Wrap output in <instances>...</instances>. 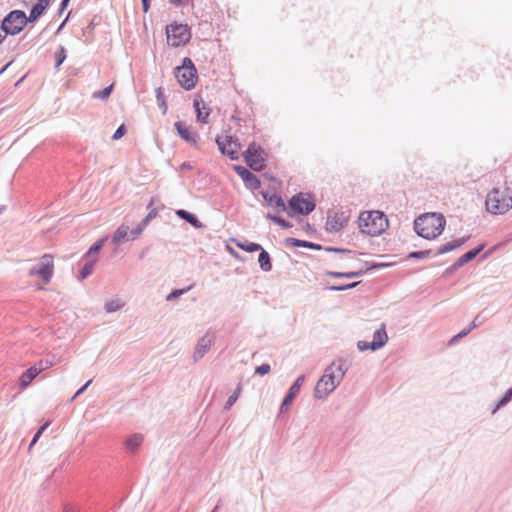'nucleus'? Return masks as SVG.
<instances>
[{
	"instance_id": "nucleus-5",
	"label": "nucleus",
	"mask_w": 512,
	"mask_h": 512,
	"mask_svg": "<svg viewBox=\"0 0 512 512\" xmlns=\"http://www.w3.org/2000/svg\"><path fill=\"white\" fill-rule=\"evenodd\" d=\"M53 272L54 258L49 254L40 257L29 269V275L36 278L37 285L41 289L50 282Z\"/></svg>"
},
{
	"instance_id": "nucleus-27",
	"label": "nucleus",
	"mask_w": 512,
	"mask_h": 512,
	"mask_svg": "<svg viewBox=\"0 0 512 512\" xmlns=\"http://www.w3.org/2000/svg\"><path fill=\"white\" fill-rule=\"evenodd\" d=\"M466 242V238L463 237V238H457V239H453L451 241H448L446 242L445 244H443L439 250H438V254H445L447 252H450L456 248H459L460 246H462L464 243Z\"/></svg>"
},
{
	"instance_id": "nucleus-43",
	"label": "nucleus",
	"mask_w": 512,
	"mask_h": 512,
	"mask_svg": "<svg viewBox=\"0 0 512 512\" xmlns=\"http://www.w3.org/2000/svg\"><path fill=\"white\" fill-rule=\"evenodd\" d=\"M8 34L0 27V45L5 41Z\"/></svg>"
},
{
	"instance_id": "nucleus-17",
	"label": "nucleus",
	"mask_w": 512,
	"mask_h": 512,
	"mask_svg": "<svg viewBox=\"0 0 512 512\" xmlns=\"http://www.w3.org/2000/svg\"><path fill=\"white\" fill-rule=\"evenodd\" d=\"M214 343V336L210 333H205L198 340L194 347L192 358L194 361L201 360L211 349Z\"/></svg>"
},
{
	"instance_id": "nucleus-18",
	"label": "nucleus",
	"mask_w": 512,
	"mask_h": 512,
	"mask_svg": "<svg viewBox=\"0 0 512 512\" xmlns=\"http://www.w3.org/2000/svg\"><path fill=\"white\" fill-rule=\"evenodd\" d=\"M174 127L178 133V135L187 143L191 145H196L198 142V135L193 132L189 127H187L182 122H176Z\"/></svg>"
},
{
	"instance_id": "nucleus-31",
	"label": "nucleus",
	"mask_w": 512,
	"mask_h": 512,
	"mask_svg": "<svg viewBox=\"0 0 512 512\" xmlns=\"http://www.w3.org/2000/svg\"><path fill=\"white\" fill-rule=\"evenodd\" d=\"M482 246L474 249V250H471L465 254H463L456 262V265L457 266H463L465 265L466 263H468L469 261H471L472 259H474L476 257L477 254L480 253V251L482 250Z\"/></svg>"
},
{
	"instance_id": "nucleus-35",
	"label": "nucleus",
	"mask_w": 512,
	"mask_h": 512,
	"mask_svg": "<svg viewBox=\"0 0 512 512\" xmlns=\"http://www.w3.org/2000/svg\"><path fill=\"white\" fill-rule=\"evenodd\" d=\"M268 218H270L273 222H275L276 224H278L279 226H281L283 228L292 227V225L289 222L285 221L284 219H282L280 217L268 215Z\"/></svg>"
},
{
	"instance_id": "nucleus-1",
	"label": "nucleus",
	"mask_w": 512,
	"mask_h": 512,
	"mask_svg": "<svg viewBox=\"0 0 512 512\" xmlns=\"http://www.w3.org/2000/svg\"><path fill=\"white\" fill-rule=\"evenodd\" d=\"M349 365L344 359H336L329 364L314 388V397L319 400L327 399L341 384Z\"/></svg>"
},
{
	"instance_id": "nucleus-19",
	"label": "nucleus",
	"mask_w": 512,
	"mask_h": 512,
	"mask_svg": "<svg viewBox=\"0 0 512 512\" xmlns=\"http://www.w3.org/2000/svg\"><path fill=\"white\" fill-rule=\"evenodd\" d=\"M235 171L242 178L247 188L254 190L259 187L258 179L244 167L235 166Z\"/></svg>"
},
{
	"instance_id": "nucleus-6",
	"label": "nucleus",
	"mask_w": 512,
	"mask_h": 512,
	"mask_svg": "<svg viewBox=\"0 0 512 512\" xmlns=\"http://www.w3.org/2000/svg\"><path fill=\"white\" fill-rule=\"evenodd\" d=\"M360 276V272H334V271H325L321 274V282L322 284L330 289V290H348L356 287L359 282L352 283H340L339 280L342 279H353Z\"/></svg>"
},
{
	"instance_id": "nucleus-11",
	"label": "nucleus",
	"mask_w": 512,
	"mask_h": 512,
	"mask_svg": "<svg viewBox=\"0 0 512 512\" xmlns=\"http://www.w3.org/2000/svg\"><path fill=\"white\" fill-rule=\"evenodd\" d=\"M315 198L308 193H299L290 200V208L294 213L307 215L315 208Z\"/></svg>"
},
{
	"instance_id": "nucleus-4",
	"label": "nucleus",
	"mask_w": 512,
	"mask_h": 512,
	"mask_svg": "<svg viewBox=\"0 0 512 512\" xmlns=\"http://www.w3.org/2000/svg\"><path fill=\"white\" fill-rule=\"evenodd\" d=\"M487 211L492 214H504L512 208V190L508 187L492 189L486 197Z\"/></svg>"
},
{
	"instance_id": "nucleus-38",
	"label": "nucleus",
	"mask_w": 512,
	"mask_h": 512,
	"mask_svg": "<svg viewBox=\"0 0 512 512\" xmlns=\"http://www.w3.org/2000/svg\"><path fill=\"white\" fill-rule=\"evenodd\" d=\"M125 132H126V130H125L124 126L122 125V126H120V127L115 131V133L113 134V137H112V138H113L114 140H118V139H120V138H122V137L124 136Z\"/></svg>"
},
{
	"instance_id": "nucleus-24",
	"label": "nucleus",
	"mask_w": 512,
	"mask_h": 512,
	"mask_svg": "<svg viewBox=\"0 0 512 512\" xmlns=\"http://www.w3.org/2000/svg\"><path fill=\"white\" fill-rule=\"evenodd\" d=\"M285 245L288 248L291 247H305L313 250H321V246L312 242L298 240L295 238H287L285 239Z\"/></svg>"
},
{
	"instance_id": "nucleus-44",
	"label": "nucleus",
	"mask_w": 512,
	"mask_h": 512,
	"mask_svg": "<svg viewBox=\"0 0 512 512\" xmlns=\"http://www.w3.org/2000/svg\"><path fill=\"white\" fill-rule=\"evenodd\" d=\"M391 266V264H388V263H377V264H373L371 266V268H385V267H389Z\"/></svg>"
},
{
	"instance_id": "nucleus-16",
	"label": "nucleus",
	"mask_w": 512,
	"mask_h": 512,
	"mask_svg": "<svg viewBox=\"0 0 512 512\" xmlns=\"http://www.w3.org/2000/svg\"><path fill=\"white\" fill-rule=\"evenodd\" d=\"M217 144L221 152L231 159H237L240 152V144L230 136L217 138Z\"/></svg>"
},
{
	"instance_id": "nucleus-26",
	"label": "nucleus",
	"mask_w": 512,
	"mask_h": 512,
	"mask_svg": "<svg viewBox=\"0 0 512 512\" xmlns=\"http://www.w3.org/2000/svg\"><path fill=\"white\" fill-rule=\"evenodd\" d=\"M265 201L267 204L275 209L277 212H282L286 210V205L284 201L277 195H264Z\"/></svg>"
},
{
	"instance_id": "nucleus-37",
	"label": "nucleus",
	"mask_w": 512,
	"mask_h": 512,
	"mask_svg": "<svg viewBox=\"0 0 512 512\" xmlns=\"http://www.w3.org/2000/svg\"><path fill=\"white\" fill-rule=\"evenodd\" d=\"M271 368L269 364H262L255 369V373L258 375H266L270 372Z\"/></svg>"
},
{
	"instance_id": "nucleus-47",
	"label": "nucleus",
	"mask_w": 512,
	"mask_h": 512,
	"mask_svg": "<svg viewBox=\"0 0 512 512\" xmlns=\"http://www.w3.org/2000/svg\"><path fill=\"white\" fill-rule=\"evenodd\" d=\"M63 512H74V510L70 507H66Z\"/></svg>"
},
{
	"instance_id": "nucleus-40",
	"label": "nucleus",
	"mask_w": 512,
	"mask_h": 512,
	"mask_svg": "<svg viewBox=\"0 0 512 512\" xmlns=\"http://www.w3.org/2000/svg\"><path fill=\"white\" fill-rule=\"evenodd\" d=\"M428 251L412 252L409 257L424 259L428 256Z\"/></svg>"
},
{
	"instance_id": "nucleus-41",
	"label": "nucleus",
	"mask_w": 512,
	"mask_h": 512,
	"mask_svg": "<svg viewBox=\"0 0 512 512\" xmlns=\"http://www.w3.org/2000/svg\"><path fill=\"white\" fill-rule=\"evenodd\" d=\"M47 426H48V423H46L45 425H43V426H42V427L37 431V433L35 434V436H34V438H33L32 442H31V445H34V444L38 441L39 437H40V436H41V434L44 432V430L47 428Z\"/></svg>"
},
{
	"instance_id": "nucleus-10",
	"label": "nucleus",
	"mask_w": 512,
	"mask_h": 512,
	"mask_svg": "<svg viewBox=\"0 0 512 512\" xmlns=\"http://www.w3.org/2000/svg\"><path fill=\"white\" fill-rule=\"evenodd\" d=\"M149 217L150 216H148L142 223L136 225L135 227H131L126 223L120 225L112 236V243L120 245L125 242L135 240L146 227Z\"/></svg>"
},
{
	"instance_id": "nucleus-15",
	"label": "nucleus",
	"mask_w": 512,
	"mask_h": 512,
	"mask_svg": "<svg viewBox=\"0 0 512 512\" xmlns=\"http://www.w3.org/2000/svg\"><path fill=\"white\" fill-rule=\"evenodd\" d=\"M349 221V214L346 211H330L327 216L326 229L329 231H339L343 229Z\"/></svg>"
},
{
	"instance_id": "nucleus-45",
	"label": "nucleus",
	"mask_w": 512,
	"mask_h": 512,
	"mask_svg": "<svg viewBox=\"0 0 512 512\" xmlns=\"http://www.w3.org/2000/svg\"><path fill=\"white\" fill-rule=\"evenodd\" d=\"M142 2H143V10H144L145 12H147V11H148V8H149L148 0H142Z\"/></svg>"
},
{
	"instance_id": "nucleus-3",
	"label": "nucleus",
	"mask_w": 512,
	"mask_h": 512,
	"mask_svg": "<svg viewBox=\"0 0 512 512\" xmlns=\"http://www.w3.org/2000/svg\"><path fill=\"white\" fill-rule=\"evenodd\" d=\"M389 227L385 214L378 210L362 211L358 217V228L362 234L371 237L380 236Z\"/></svg>"
},
{
	"instance_id": "nucleus-2",
	"label": "nucleus",
	"mask_w": 512,
	"mask_h": 512,
	"mask_svg": "<svg viewBox=\"0 0 512 512\" xmlns=\"http://www.w3.org/2000/svg\"><path fill=\"white\" fill-rule=\"evenodd\" d=\"M446 219L441 213L429 212L418 216L414 221V229L418 236L433 240L445 229Z\"/></svg>"
},
{
	"instance_id": "nucleus-46",
	"label": "nucleus",
	"mask_w": 512,
	"mask_h": 512,
	"mask_svg": "<svg viewBox=\"0 0 512 512\" xmlns=\"http://www.w3.org/2000/svg\"><path fill=\"white\" fill-rule=\"evenodd\" d=\"M5 210H6V206L3 203L0 202V215L2 213H4Z\"/></svg>"
},
{
	"instance_id": "nucleus-29",
	"label": "nucleus",
	"mask_w": 512,
	"mask_h": 512,
	"mask_svg": "<svg viewBox=\"0 0 512 512\" xmlns=\"http://www.w3.org/2000/svg\"><path fill=\"white\" fill-rule=\"evenodd\" d=\"M235 243L240 249L249 253L260 252L263 248L260 244L249 241H235Z\"/></svg>"
},
{
	"instance_id": "nucleus-39",
	"label": "nucleus",
	"mask_w": 512,
	"mask_h": 512,
	"mask_svg": "<svg viewBox=\"0 0 512 512\" xmlns=\"http://www.w3.org/2000/svg\"><path fill=\"white\" fill-rule=\"evenodd\" d=\"M239 397V390H236L227 400V407H231Z\"/></svg>"
},
{
	"instance_id": "nucleus-13",
	"label": "nucleus",
	"mask_w": 512,
	"mask_h": 512,
	"mask_svg": "<svg viewBox=\"0 0 512 512\" xmlns=\"http://www.w3.org/2000/svg\"><path fill=\"white\" fill-rule=\"evenodd\" d=\"M247 164L254 170H261L265 165L266 154L260 146L251 144L246 152Z\"/></svg>"
},
{
	"instance_id": "nucleus-7",
	"label": "nucleus",
	"mask_w": 512,
	"mask_h": 512,
	"mask_svg": "<svg viewBox=\"0 0 512 512\" xmlns=\"http://www.w3.org/2000/svg\"><path fill=\"white\" fill-rule=\"evenodd\" d=\"M175 77L178 83L186 90L195 87L198 81L197 70L189 58H184L182 65L175 68Z\"/></svg>"
},
{
	"instance_id": "nucleus-30",
	"label": "nucleus",
	"mask_w": 512,
	"mask_h": 512,
	"mask_svg": "<svg viewBox=\"0 0 512 512\" xmlns=\"http://www.w3.org/2000/svg\"><path fill=\"white\" fill-rule=\"evenodd\" d=\"M176 214L180 218H182V219L186 220L187 222H189L194 227H196V228H201L202 227L201 222L194 215H192L191 213H189V212H187L185 210H177Z\"/></svg>"
},
{
	"instance_id": "nucleus-12",
	"label": "nucleus",
	"mask_w": 512,
	"mask_h": 512,
	"mask_svg": "<svg viewBox=\"0 0 512 512\" xmlns=\"http://www.w3.org/2000/svg\"><path fill=\"white\" fill-rule=\"evenodd\" d=\"M387 341L388 335L385 329L380 328L373 333L372 341L359 340L356 346L360 352H365L368 350L374 352L383 348L386 345Z\"/></svg>"
},
{
	"instance_id": "nucleus-23",
	"label": "nucleus",
	"mask_w": 512,
	"mask_h": 512,
	"mask_svg": "<svg viewBox=\"0 0 512 512\" xmlns=\"http://www.w3.org/2000/svg\"><path fill=\"white\" fill-rule=\"evenodd\" d=\"M49 5V0H38V2L32 7L28 17L29 22H35L45 12Z\"/></svg>"
},
{
	"instance_id": "nucleus-20",
	"label": "nucleus",
	"mask_w": 512,
	"mask_h": 512,
	"mask_svg": "<svg viewBox=\"0 0 512 512\" xmlns=\"http://www.w3.org/2000/svg\"><path fill=\"white\" fill-rule=\"evenodd\" d=\"M194 107L196 111L197 121L201 123H206L207 118L210 115V109L207 106V104L202 99H195Z\"/></svg>"
},
{
	"instance_id": "nucleus-48",
	"label": "nucleus",
	"mask_w": 512,
	"mask_h": 512,
	"mask_svg": "<svg viewBox=\"0 0 512 512\" xmlns=\"http://www.w3.org/2000/svg\"><path fill=\"white\" fill-rule=\"evenodd\" d=\"M69 0H63V6L67 5Z\"/></svg>"
},
{
	"instance_id": "nucleus-32",
	"label": "nucleus",
	"mask_w": 512,
	"mask_h": 512,
	"mask_svg": "<svg viewBox=\"0 0 512 512\" xmlns=\"http://www.w3.org/2000/svg\"><path fill=\"white\" fill-rule=\"evenodd\" d=\"M92 270H93V261L87 262L86 264H84V266L80 270V273H79L80 278L85 279L92 273Z\"/></svg>"
},
{
	"instance_id": "nucleus-33",
	"label": "nucleus",
	"mask_w": 512,
	"mask_h": 512,
	"mask_svg": "<svg viewBox=\"0 0 512 512\" xmlns=\"http://www.w3.org/2000/svg\"><path fill=\"white\" fill-rule=\"evenodd\" d=\"M105 242V239H101L98 242H96L93 246L90 247V249L87 252L86 257H91L98 253L100 249L102 248L103 244Z\"/></svg>"
},
{
	"instance_id": "nucleus-42",
	"label": "nucleus",
	"mask_w": 512,
	"mask_h": 512,
	"mask_svg": "<svg viewBox=\"0 0 512 512\" xmlns=\"http://www.w3.org/2000/svg\"><path fill=\"white\" fill-rule=\"evenodd\" d=\"M226 250L227 252L232 255L233 257H238L237 253L235 252V250L231 247L230 244H227L226 245Z\"/></svg>"
},
{
	"instance_id": "nucleus-25",
	"label": "nucleus",
	"mask_w": 512,
	"mask_h": 512,
	"mask_svg": "<svg viewBox=\"0 0 512 512\" xmlns=\"http://www.w3.org/2000/svg\"><path fill=\"white\" fill-rule=\"evenodd\" d=\"M258 265L263 272H270L272 270L271 257L264 248L259 252Z\"/></svg>"
},
{
	"instance_id": "nucleus-8",
	"label": "nucleus",
	"mask_w": 512,
	"mask_h": 512,
	"mask_svg": "<svg viewBox=\"0 0 512 512\" xmlns=\"http://www.w3.org/2000/svg\"><path fill=\"white\" fill-rule=\"evenodd\" d=\"M28 17L22 10H12L1 22V28L10 36L18 35L28 24Z\"/></svg>"
},
{
	"instance_id": "nucleus-9",
	"label": "nucleus",
	"mask_w": 512,
	"mask_h": 512,
	"mask_svg": "<svg viewBox=\"0 0 512 512\" xmlns=\"http://www.w3.org/2000/svg\"><path fill=\"white\" fill-rule=\"evenodd\" d=\"M191 38L187 25L172 23L166 27L167 44L171 47L186 45Z\"/></svg>"
},
{
	"instance_id": "nucleus-36",
	"label": "nucleus",
	"mask_w": 512,
	"mask_h": 512,
	"mask_svg": "<svg viewBox=\"0 0 512 512\" xmlns=\"http://www.w3.org/2000/svg\"><path fill=\"white\" fill-rule=\"evenodd\" d=\"M511 399H512V387L506 391L504 396L500 399L497 407L499 408L501 406L506 405L508 402L511 401Z\"/></svg>"
},
{
	"instance_id": "nucleus-34",
	"label": "nucleus",
	"mask_w": 512,
	"mask_h": 512,
	"mask_svg": "<svg viewBox=\"0 0 512 512\" xmlns=\"http://www.w3.org/2000/svg\"><path fill=\"white\" fill-rule=\"evenodd\" d=\"M111 87H107L103 90L96 91L93 93V98L95 99H107L111 93Z\"/></svg>"
},
{
	"instance_id": "nucleus-28",
	"label": "nucleus",
	"mask_w": 512,
	"mask_h": 512,
	"mask_svg": "<svg viewBox=\"0 0 512 512\" xmlns=\"http://www.w3.org/2000/svg\"><path fill=\"white\" fill-rule=\"evenodd\" d=\"M142 442H143L142 435L133 434V435H130L129 437H127V439L125 440V447L129 451L134 452L141 446Z\"/></svg>"
},
{
	"instance_id": "nucleus-21",
	"label": "nucleus",
	"mask_w": 512,
	"mask_h": 512,
	"mask_svg": "<svg viewBox=\"0 0 512 512\" xmlns=\"http://www.w3.org/2000/svg\"><path fill=\"white\" fill-rule=\"evenodd\" d=\"M125 305V301L121 296L115 295L105 301L104 309L108 313H114L121 310Z\"/></svg>"
},
{
	"instance_id": "nucleus-22",
	"label": "nucleus",
	"mask_w": 512,
	"mask_h": 512,
	"mask_svg": "<svg viewBox=\"0 0 512 512\" xmlns=\"http://www.w3.org/2000/svg\"><path fill=\"white\" fill-rule=\"evenodd\" d=\"M44 369V367H31L27 371H25L19 379L20 386L22 388H26L33 379Z\"/></svg>"
},
{
	"instance_id": "nucleus-14",
	"label": "nucleus",
	"mask_w": 512,
	"mask_h": 512,
	"mask_svg": "<svg viewBox=\"0 0 512 512\" xmlns=\"http://www.w3.org/2000/svg\"><path fill=\"white\" fill-rule=\"evenodd\" d=\"M304 382H305V376L304 375H301L299 377H297V379L294 381V383L291 385L288 393L286 394V396L283 398L280 406H279V413L280 414H286L292 403H293V400L297 397V395L299 394L302 386L304 385Z\"/></svg>"
}]
</instances>
